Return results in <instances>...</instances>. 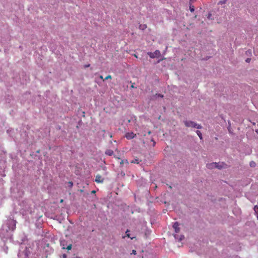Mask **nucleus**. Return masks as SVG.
Returning <instances> with one entry per match:
<instances>
[{"instance_id": "1", "label": "nucleus", "mask_w": 258, "mask_h": 258, "mask_svg": "<svg viewBox=\"0 0 258 258\" xmlns=\"http://www.w3.org/2000/svg\"><path fill=\"white\" fill-rule=\"evenodd\" d=\"M16 221L11 218L8 219L3 225L0 229V237L5 241L6 240H11L12 232L16 228Z\"/></svg>"}, {"instance_id": "2", "label": "nucleus", "mask_w": 258, "mask_h": 258, "mask_svg": "<svg viewBox=\"0 0 258 258\" xmlns=\"http://www.w3.org/2000/svg\"><path fill=\"white\" fill-rule=\"evenodd\" d=\"M22 204L23 208L21 210V212L23 214L27 215L34 212L33 208L34 206L32 204V202L31 201H25Z\"/></svg>"}, {"instance_id": "3", "label": "nucleus", "mask_w": 258, "mask_h": 258, "mask_svg": "<svg viewBox=\"0 0 258 258\" xmlns=\"http://www.w3.org/2000/svg\"><path fill=\"white\" fill-rule=\"evenodd\" d=\"M30 253L31 251L29 248H28L24 245H21L18 253V256L19 258H28Z\"/></svg>"}, {"instance_id": "4", "label": "nucleus", "mask_w": 258, "mask_h": 258, "mask_svg": "<svg viewBox=\"0 0 258 258\" xmlns=\"http://www.w3.org/2000/svg\"><path fill=\"white\" fill-rule=\"evenodd\" d=\"M184 123L186 127H192L194 128H197L198 129H201L202 128V125L197 124V123L192 121L185 120L184 121Z\"/></svg>"}, {"instance_id": "5", "label": "nucleus", "mask_w": 258, "mask_h": 258, "mask_svg": "<svg viewBox=\"0 0 258 258\" xmlns=\"http://www.w3.org/2000/svg\"><path fill=\"white\" fill-rule=\"evenodd\" d=\"M160 54V52L158 50H156L154 52H148V55L152 58H155Z\"/></svg>"}, {"instance_id": "6", "label": "nucleus", "mask_w": 258, "mask_h": 258, "mask_svg": "<svg viewBox=\"0 0 258 258\" xmlns=\"http://www.w3.org/2000/svg\"><path fill=\"white\" fill-rule=\"evenodd\" d=\"M104 179L102 177V176L99 174L95 176V181L98 183H102L103 182Z\"/></svg>"}, {"instance_id": "7", "label": "nucleus", "mask_w": 258, "mask_h": 258, "mask_svg": "<svg viewBox=\"0 0 258 258\" xmlns=\"http://www.w3.org/2000/svg\"><path fill=\"white\" fill-rule=\"evenodd\" d=\"M217 165V162H212L207 164V167L209 169H214L216 168Z\"/></svg>"}, {"instance_id": "8", "label": "nucleus", "mask_w": 258, "mask_h": 258, "mask_svg": "<svg viewBox=\"0 0 258 258\" xmlns=\"http://www.w3.org/2000/svg\"><path fill=\"white\" fill-rule=\"evenodd\" d=\"M173 228L174 229L175 232L177 233L179 232L180 229L179 227V224L178 222H175L173 225Z\"/></svg>"}, {"instance_id": "9", "label": "nucleus", "mask_w": 258, "mask_h": 258, "mask_svg": "<svg viewBox=\"0 0 258 258\" xmlns=\"http://www.w3.org/2000/svg\"><path fill=\"white\" fill-rule=\"evenodd\" d=\"M135 136L136 135L132 132L127 133L125 134V137L126 138V139L128 140L133 139L135 137Z\"/></svg>"}, {"instance_id": "10", "label": "nucleus", "mask_w": 258, "mask_h": 258, "mask_svg": "<svg viewBox=\"0 0 258 258\" xmlns=\"http://www.w3.org/2000/svg\"><path fill=\"white\" fill-rule=\"evenodd\" d=\"M225 165H226V164H224L223 163H217L216 168L221 169L223 168Z\"/></svg>"}, {"instance_id": "11", "label": "nucleus", "mask_w": 258, "mask_h": 258, "mask_svg": "<svg viewBox=\"0 0 258 258\" xmlns=\"http://www.w3.org/2000/svg\"><path fill=\"white\" fill-rule=\"evenodd\" d=\"M105 154L108 156H112L113 154V151L110 149L106 150Z\"/></svg>"}, {"instance_id": "12", "label": "nucleus", "mask_w": 258, "mask_h": 258, "mask_svg": "<svg viewBox=\"0 0 258 258\" xmlns=\"http://www.w3.org/2000/svg\"><path fill=\"white\" fill-rule=\"evenodd\" d=\"M249 165L251 167H255L256 166V163L255 162L253 161H251V162H250L249 163Z\"/></svg>"}, {"instance_id": "13", "label": "nucleus", "mask_w": 258, "mask_h": 258, "mask_svg": "<svg viewBox=\"0 0 258 258\" xmlns=\"http://www.w3.org/2000/svg\"><path fill=\"white\" fill-rule=\"evenodd\" d=\"M196 133L198 135V136L199 137L200 139H202V135L201 132L198 130L196 131Z\"/></svg>"}, {"instance_id": "14", "label": "nucleus", "mask_w": 258, "mask_h": 258, "mask_svg": "<svg viewBox=\"0 0 258 258\" xmlns=\"http://www.w3.org/2000/svg\"><path fill=\"white\" fill-rule=\"evenodd\" d=\"M131 162L133 163L138 164V163H139L140 161H139V159L137 158V159H135L134 160H132V161Z\"/></svg>"}, {"instance_id": "15", "label": "nucleus", "mask_w": 258, "mask_h": 258, "mask_svg": "<svg viewBox=\"0 0 258 258\" xmlns=\"http://www.w3.org/2000/svg\"><path fill=\"white\" fill-rule=\"evenodd\" d=\"M227 0H222L219 2L218 3V5H222L226 3Z\"/></svg>"}, {"instance_id": "16", "label": "nucleus", "mask_w": 258, "mask_h": 258, "mask_svg": "<svg viewBox=\"0 0 258 258\" xmlns=\"http://www.w3.org/2000/svg\"><path fill=\"white\" fill-rule=\"evenodd\" d=\"M189 10H190L191 12H194V11H195L194 6L190 5V6H189Z\"/></svg>"}, {"instance_id": "17", "label": "nucleus", "mask_w": 258, "mask_h": 258, "mask_svg": "<svg viewBox=\"0 0 258 258\" xmlns=\"http://www.w3.org/2000/svg\"><path fill=\"white\" fill-rule=\"evenodd\" d=\"M253 210H254V212L256 213H257V212H258V206H255L254 207Z\"/></svg>"}, {"instance_id": "18", "label": "nucleus", "mask_w": 258, "mask_h": 258, "mask_svg": "<svg viewBox=\"0 0 258 258\" xmlns=\"http://www.w3.org/2000/svg\"><path fill=\"white\" fill-rule=\"evenodd\" d=\"M73 185V183L72 181H69L68 182V186L71 188Z\"/></svg>"}, {"instance_id": "19", "label": "nucleus", "mask_w": 258, "mask_h": 258, "mask_svg": "<svg viewBox=\"0 0 258 258\" xmlns=\"http://www.w3.org/2000/svg\"><path fill=\"white\" fill-rule=\"evenodd\" d=\"M124 162H125V163H128V162H127V161L126 160H121V161H120V164H123L124 163Z\"/></svg>"}, {"instance_id": "20", "label": "nucleus", "mask_w": 258, "mask_h": 258, "mask_svg": "<svg viewBox=\"0 0 258 258\" xmlns=\"http://www.w3.org/2000/svg\"><path fill=\"white\" fill-rule=\"evenodd\" d=\"M156 96L158 97H161V98H163V95H161L160 94H156Z\"/></svg>"}, {"instance_id": "21", "label": "nucleus", "mask_w": 258, "mask_h": 258, "mask_svg": "<svg viewBox=\"0 0 258 258\" xmlns=\"http://www.w3.org/2000/svg\"><path fill=\"white\" fill-rule=\"evenodd\" d=\"M128 232H129V231L127 230L126 231V232H125V233H126V236H127L128 237L131 238V239H133V238H132V237H131L130 236V234H127V233H128Z\"/></svg>"}, {"instance_id": "22", "label": "nucleus", "mask_w": 258, "mask_h": 258, "mask_svg": "<svg viewBox=\"0 0 258 258\" xmlns=\"http://www.w3.org/2000/svg\"><path fill=\"white\" fill-rule=\"evenodd\" d=\"M71 248H72V245H71V244H69V245L67 246V249L68 250H71Z\"/></svg>"}, {"instance_id": "23", "label": "nucleus", "mask_w": 258, "mask_h": 258, "mask_svg": "<svg viewBox=\"0 0 258 258\" xmlns=\"http://www.w3.org/2000/svg\"><path fill=\"white\" fill-rule=\"evenodd\" d=\"M184 236L183 235H181L179 237V238L178 239V240L179 241H181L183 238Z\"/></svg>"}, {"instance_id": "24", "label": "nucleus", "mask_w": 258, "mask_h": 258, "mask_svg": "<svg viewBox=\"0 0 258 258\" xmlns=\"http://www.w3.org/2000/svg\"><path fill=\"white\" fill-rule=\"evenodd\" d=\"M111 77L110 75H108L105 78V80H107V79H111Z\"/></svg>"}, {"instance_id": "25", "label": "nucleus", "mask_w": 258, "mask_h": 258, "mask_svg": "<svg viewBox=\"0 0 258 258\" xmlns=\"http://www.w3.org/2000/svg\"><path fill=\"white\" fill-rule=\"evenodd\" d=\"M131 254H133L136 255V254H137L136 250H133L132 252V253H131Z\"/></svg>"}, {"instance_id": "26", "label": "nucleus", "mask_w": 258, "mask_h": 258, "mask_svg": "<svg viewBox=\"0 0 258 258\" xmlns=\"http://www.w3.org/2000/svg\"><path fill=\"white\" fill-rule=\"evenodd\" d=\"M250 60H251V59H250V58H247L245 60V61H246V62H249L250 61Z\"/></svg>"}, {"instance_id": "27", "label": "nucleus", "mask_w": 258, "mask_h": 258, "mask_svg": "<svg viewBox=\"0 0 258 258\" xmlns=\"http://www.w3.org/2000/svg\"><path fill=\"white\" fill-rule=\"evenodd\" d=\"M178 235H174V237L175 239H178Z\"/></svg>"}, {"instance_id": "28", "label": "nucleus", "mask_w": 258, "mask_h": 258, "mask_svg": "<svg viewBox=\"0 0 258 258\" xmlns=\"http://www.w3.org/2000/svg\"><path fill=\"white\" fill-rule=\"evenodd\" d=\"M100 79H103V77H102V76H100Z\"/></svg>"}, {"instance_id": "29", "label": "nucleus", "mask_w": 258, "mask_h": 258, "mask_svg": "<svg viewBox=\"0 0 258 258\" xmlns=\"http://www.w3.org/2000/svg\"><path fill=\"white\" fill-rule=\"evenodd\" d=\"M62 202H63V200H60V202H61V203H62Z\"/></svg>"}, {"instance_id": "30", "label": "nucleus", "mask_w": 258, "mask_h": 258, "mask_svg": "<svg viewBox=\"0 0 258 258\" xmlns=\"http://www.w3.org/2000/svg\"><path fill=\"white\" fill-rule=\"evenodd\" d=\"M66 255H65V254H64V255H63V257H66Z\"/></svg>"}, {"instance_id": "31", "label": "nucleus", "mask_w": 258, "mask_h": 258, "mask_svg": "<svg viewBox=\"0 0 258 258\" xmlns=\"http://www.w3.org/2000/svg\"><path fill=\"white\" fill-rule=\"evenodd\" d=\"M110 138H111V137H112V135H110Z\"/></svg>"}, {"instance_id": "32", "label": "nucleus", "mask_w": 258, "mask_h": 258, "mask_svg": "<svg viewBox=\"0 0 258 258\" xmlns=\"http://www.w3.org/2000/svg\"><path fill=\"white\" fill-rule=\"evenodd\" d=\"M92 192H93V193H94V192H95V191H94V190L92 191Z\"/></svg>"}]
</instances>
